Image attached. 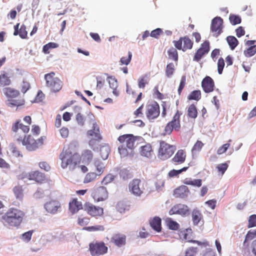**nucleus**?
I'll return each mask as SVG.
<instances>
[{"label":"nucleus","mask_w":256,"mask_h":256,"mask_svg":"<svg viewBox=\"0 0 256 256\" xmlns=\"http://www.w3.org/2000/svg\"><path fill=\"white\" fill-rule=\"evenodd\" d=\"M182 114L178 110L172 118V120L168 123L172 125L174 130L178 131L180 128V117Z\"/></svg>","instance_id":"nucleus-24"},{"label":"nucleus","mask_w":256,"mask_h":256,"mask_svg":"<svg viewBox=\"0 0 256 256\" xmlns=\"http://www.w3.org/2000/svg\"><path fill=\"white\" fill-rule=\"evenodd\" d=\"M113 239H114V244L118 246H120L124 244L125 242H126V238H125V237H123V236L120 237V236H116Z\"/></svg>","instance_id":"nucleus-53"},{"label":"nucleus","mask_w":256,"mask_h":256,"mask_svg":"<svg viewBox=\"0 0 256 256\" xmlns=\"http://www.w3.org/2000/svg\"><path fill=\"white\" fill-rule=\"evenodd\" d=\"M87 135L94 137L89 141V145L94 150L95 147L98 145V142L102 139V136L100 132L99 126L96 122L93 123L92 128L87 132Z\"/></svg>","instance_id":"nucleus-5"},{"label":"nucleus","mask_w":256,"mask_h":256,"mask_svg":"<svg viewBox=\"0 0 256 256\" xmlns=\"http://www.w3.org/2000/svg\"><path fill=\"white\" fill-rule=\"evenodd\" d=\"M186 84V76H182L180 79V84L178 88V92L179 94H180L182 90L185 86Z\"/></svg>","instance_id":"nucleus-58"},{"label":"nucleus","mask_w":256,"mask_h":256,"mask_svg":"<svg viewBox=\"0 0 256 256\" xmlns=\"http://www.w3.org/2000/svg\"><path fill=\"white\" fill-rule=\"evenodd\" d=\"M170 215L178 214L181 216H186L190 214L188 207L185 204H179L174 206L170 210Z\"/></svg>","instance_id":"nucleus-12"},{"label":"nucleus","mask_w":256,"mask_h":256,"mask_svg":"<svg viewBox=\"0 0 256 256\" xmlns=\"http://www.w3.org/2000/svg\"><path fill=\"white\" fill-rule=\"evenodd\" d=\"M85 230H88L89 231H103L104 228V226L101 225H98L92 226H88L84 228Z\"/></svg>","instance_id":"nucleus-63"},{"label":"nucleus","mask_w":256,"mask_h":256,"mask_svg":"<svg viewBox=\"0 0 256 256\" xmlns=\"http://www.w3.org/2000/svg\"><path fill=\"white\" fill-rule=\"evenodd\" d=\"M118 150L121 158H124L128 156H130L133 154V150H130V152H129L128 149L124 146V145H122L121 146H119Z\"/></svg>","instance_id":"nucleus-35"},{"label":"nucleus","mask_w":256,"mask_h":256,"mask_svg":"<svg viewBox=\"0 0 256 256\" xmlns=\"http://www.w3.org/2000/svg\"><path fill=\"white\" fill-rule=\"evenodd\" d=\"M140 138V136H134L132 134H125L120 136L118 140L122 144L126 143V147L129 150H133L134 148L136 141Z\"/></svg>","instance_id":"nucleus-6"},{"label":"nucleus","mask_w":256,"mask_h":256,"mask_svg":"<svg viewBox=\"0 0 256 256\" xmlns=\"http://www.w3.org/2000/svg\"><path fill=\"white\" fill-rule=\"evenodd\" d=\"M174 130V128H173L172 125L168 122L166 126L164 131L162 134L164 136L170 135L171 134Z\"/></svg>","instance_id":"nucleus-56"},{"label":"nucleus","mask_w":256,"mask_h":256,"mask_svg":"<svg viewBox=\"0 0 256 256\" xmlns=\"http://www.w3.org/2000/svg\"><path fill=\"white\" fill-rule=\"evenodd\" d=\"M204 145V144L201 141L197 140L192 149V156L196 155L200 152Z\"/></svg>","instance_id":"nucleus-37"},{"label":"nucleus","mask_w":256,"mask_h":256,"mask_svg":"<svg viewBox=\"0 0 256 256\" xmlns=\"http://www.w3.org/2000/svg\"><path fill=\"white\" fill-rule=\"evenodd\" d=\"M23 190L22 186H16L13 188V192L17 199L21 200L23 197Z\"/></svg>","instance_id":"nucleus-39"},{"label":"nucleus","mask_w":256,"mask_h":256,"mask_svg":"<svg viewBox=\"0 0 256 256\" xmlns=\"http://www.w3.org/2000/svg\"><path fill=\"white\" fill-rule=\"evenodd\" d=\"M228 166V164L226 162L218 164V166H216V168L219 173L218 174H220L221 176H222L225 172L226 170H227Z\"/></svg>","instance_id":"nucleus-43"},{"label":"nucleus","mask_w":256,"mask_h":256,"mask_svg":"<svg viewBox=\"0 0 256 256\" xmlns=\"http://www.w3.org/2000/svg\"><path fill=\"white\" fill-rule=\"evenodd\" d=\"M148 84V77L146 75L140 76L138 80V86L139 88H144L146 84Z\"/></svg>","instance_id":"nucleus-41"},{"label":"nucleus","mask_w":256,"mask_h":256,"mask_svg":"<svg viewBox=\"0 0 256 256\" xmlns=\"http://www.w3.org/2000/svg\"><path fill=\"white\" fill-rule=\"evenodd\" d=\"M24 213L17 208H11L2 218L4 225L8 228H18L22 223Z\"/></svg>","instance_id":"nucleus-1"},{"label":"nucleus","mask_w":256,"mask_h":256,"mask_svg":"<svg viewBox=\"0 0 256 256\" xmlns=\"http://www.w3.org/2000/svg\"><path fill=\"white\" fill-rule=\"evenodd\" d=\"M8 105L9 106H16L17 108L20 106H24L25 104V100L22 98L8 100Z\"/></svg>","instance_id":"nucleus-29"},{"label":"nucleus","mask_w":256,"mask_h":256,"mask_svg":"<svg viewBox=\"0 0 256 256\" xmlns=\"http://www.w3.org/2000/svg\"><path fill=\"white\" fill-rule=\"evenodd\" d=\"M160 106L156 102L147 106L146 116L148 120H153L160 115Z\"/></svg>","instance_id":"nucleus-10"},{"label":"nucleus","mask_w":256,"mask_h":256,"mask_svg":"<svg viewBox=\"0 0 256 256\" xmlns=\"http://www.w3.org/2000/svg\"><path fill=\"white\" fill-rule=\"evenodd\" d=\"M202 216L198 210L196 209L193 210L192 212V219L194 225H197L198 224L202 218Z\"/></svg>","instance_id":"nucleus-32"},{"label":"nucleus","mask_w":256,"mask_h":256,"mask_svg":"<svg viewBox=\"0 0 256 256\" xmlns=\"http://www.w3.org/2000/svg\"><path fill=\"white\" fill-rule=\"evenodd\" d=\"M120 176L121 178L124 180H126L129 178H131L132 177V174L130 172L129 170L124 168L120 170Z\"/></svg>","instance_id":"nucleus-40"},{"label":"nucleus","mask_w":256,"mask_h":256,"mask_svg":"<svg viewBox=\"0 0 256 256\" xmlns=\"http://www.w3.org/2000/svg\"><path fill=\"white\" fill-rule=\"evenodd\" d=\"M229 20L230 23L232 25H236L237 24H239L241 22V18L238 16H236L234 14H230L229 17Z\"/></svg>","instance_id":"nucleus-49"},{"label":"nucleus","mask_w":256,"mask_h":256,"mask_svg":"<svg viewBox=\"0 0 256 256\" xmlns=\"http://www.w3.org/2000/svg\"><path fill=\"white\" fill-rule=\"evenodd\" d=\"M254 237V234L251 230L248 231L246 234L242 248V253L244 256H252L250 253V250L248 248V245L246 243L247 241L252 240Z\"/></svg>","instance_id":"nucleus-20"},{"label":"nucleus","mask_w":256,"mask_h":256,"mask_svg":"<svg viewBox=\"0 0 256 256\" xmlns=\"http://www.w3.org/2000/svg\"><path fill=\"white\" fill-rule=\"evenodd\" d=\"M256 226V214L251 215L249 217L248 228Z\"/></svg>","instance_id":"nucleus-57"},{"label":"nucleus","mask_w":256,"mask_h":256,"mask_svg":"<svg viewBox=\"0 0 256 256\" xmlns=\"http://www.w3.org/2000/svg\"><path fill=\"white\" fill-rule=\"evenodd\" d=\"M12 83L10 76L8 73L3 72L0 74V86L4 87L10 86Z\"/></svg>","instance_id":"nucleus-26"},{"label":"nucleus","mask_w":256,"mask_h":256,"mask_svg":"<svg viewBox=\"0 0 256 256\" xmlns=\"http://www.w3.org/2000/svg\"><path fill=\"white\" fill-rule=\"evenodd\" d=\"M76 206V200H74L70 202L69 210L72 214L77 212Z\"/></svg>","instance_id":"nucleus-62"},{"label":"nucleus","mask_w":256,"mask_h":256,"mask_svg":"<svg viewBox=\"0 0 256 256\" xmlns=\"http://www.w3.org/2000/svg\"><path fill=\"white\" fill-rule=\"evenodd\" d=\"M80 158L82 160H91L92 158V154L90 150H85Z\"/></svg>","instance_id":"nucleus-52"},{"label":"nucleus","mask_w":256,"mask_h":256,"mask_svg":"<svg viewBox=\"0 0 256 256\" xmlns=\"http://www.w3.org/2000/svg\"><path fill=\"white\" fill-rule=\"evenodd\" d=\"M140 182V180L136 179L133 180L129 184L130 190L136 196H140L142 193V190L139 187Z\"/></svg>","instance_id":"nucleus-22"},{"label":"nucleus","mask_w":256,"mask_h":256,"mask_svg":"<svg viewBox=\"0 0 256 256\" xmlns=\"http://www.w3.org/2000/svg\"><path fill=\"white\" fill-rule=\"evenodd\" d=\"M158 150V157L162 160H166L171 157L176 150L174 146L170 145L164 141H161Z\"/></svg>","instance_id":"nucleus-3"},{"label":"nucleus","mask_w":256,"mask_h":256,"mask_svg":"<svg viewBox=\"0 0 256 256\" xmlns=\"http://www.w3.org/2000/svg\"><path fill=\"white\" fill-rule=\"evenodd\" d=\"M202 86L205 92H211L214 90V81L210 76H206L202 82Z\"/></svg>","instance_id":"nucleus-15"},{"label":"nucleus","mask_w":256,"mask_h":256,"mask_svg":"<svg viewBox=\"0 0 256 256\" xmlns=\"http://www.w3.org/2000/svg\"><path fill=\"white\" fill-rule=\"evenodd\" d=\"M20 24L18 23L14 26V36L18 35L20 38L26 39L28 38V32L26 31V26L22 24L19 28Z\"/></svg>","instance_id":"nucleus-21"},{"label":"nucleus","mask_w":256,"mask_h":256,"mask_svg":"<svg viewBox=\"0 0 256 256\" xmlns=\"http://www.w3.org/2000/svg\"><path fill=\"white\" fill-rule=\"evenodd\" d=\"M226 40L232 50H234L238 44V40L234 36H228Z\"/></svg>","instance_id":"nucleus-36"},{"label":"nucleus","mask_w":256,"mask_h":256,"mask_svg":"<svg viewBox=\"0 0 256 256\" xmlns=\"http://www.w3.org/2000/svg\"><path fill=\"white\" fill-rule=\"evenodd\" d=\"M97 176H98V173H96V174L95 172L88 173L86 175L85 178H84V182L86 183L90 182H92V180H94L96 178Z\"/></svg>","instance_id":"nucleus-54"},{"label":"nucleus","mask_w":256,"mask_h":256,"mask_svg":"<svg viewBox=\"0 0 256 256\" xmlns=\"http://www.w3.org/2000/svg\"><path fill=\"white\" fill-rule=\"evenodd\" d=\"M26 177L30 180H34L38 182H42L45 180L44 174L38 171L31 172L26 174Z\"/></svg>","instance_id":"nucleus-23"},{"label":"nucleus","mask_w":256,"mask_h":256,"mask_svg":"<svg viewBox=\"0 0 256 256\" xmlns=\"http://www.w3.org/2000/svg\"><path fill=\"white\" fill-rule=\"evenodd\" d=\"M73 234L67 232H63L60 236V240L68 241L73 238Z\"/></svg>","instance_id":"nucleus-50"},{"label":"nucleus","mask_w":256,"mask_h":256,"mask_svg":"<svg viewBox=\"0 0 256 256\" xmlns=\"http://www.w3.org/2000/svg\"><path fill=\"white\" fill-rule=\"evenodd\" d=\"M44 206L48 212L55 214L58 211V209L60 208V204L58 201L52 200L46 202Z\"/></svg>","instance_id":"nucleus-19"},{"label":"nucleus","mask_w":256,"mask_h":256,"mask_svg":"<svg viewBox=\"0 0 256 256\" xmlns=\"http://www.w3.org/2000/svg\"><path fill=\"white\" fill-rule=\"evenodd\" d=\"M190 194L188 188L184 185H182L176 188L174 191V196L177 198H184Z\"/></svg>","instance_id":"nucleus-17"},{"label":"nucleus","mask_w":256,"mask_h":256,"mask_svg":"<svg viewBox=\"0 0 256 256\" xmlns=\"http://www.w3.org/2000/svg\"><path fill=\"white\" fill-rule=\"evenodd\" d=\"M94 166L96 168L98 175L100 176L104 172L106 164L102 161H94Z\"/></svg>","instance_id":"nucleus-33"},{"label":"nucleus","mask_w":256,"mask_h":256,"mask_svg":"<svg viewBox=\"0 0 256 256\" xmlns=\"http://www.w3.org/2000/svg\"><path fill=\"white\" fill-rule=\"evenodd\" d=\"M139 153L141 156L150 158L154 154V151L152 144L150 143H146L140 148Z\"/></svg>","instance_id":"nucleus-16"},{"label":"nucleus","mask_w":256,"mask_h":256,"mask_svg":"<svg viewBox=\"0 0 256 256\" xmlns=\"http://www.w3.org/2000/svg\"><path fill=\"white\" fill-rule=\"evenodd\" d=\"M32 232L33 230H30L23 234L21 236V238L24 242H29L31 239Z\"/></svg>","instance_id":"nucleus-59"},{"label":"nucleus","mask_w":256,"mask_h":256,"mask_svg":"<svg viewBox=\"0 0 256 256\" xmlns=\"http://www.w3.org/2000/svg\"><path fill=\"white\" fill-rule=\"evenodd\" d=\"M45 86L52 92H57L62 88L63 82L56 76L55 72H51L44 76Z\"/></svg>","instance_id":"nucleus-2"},{"label":"nucleus","mask_w":256,"mask_h":256,"mask_svg":"<svg viewBox=\"0 0 256 256\" xmlns=\"http://www.w3.org/2000/svg\"><path fill=\"white\" fill-rule=\"evenodd\" d=\"M223 27V20L220 17L216 16L212 20L210 30L214 32L216 36H218L222 32Z\"/></svg>","instance_id":"nucleus-11"},{"label":"nucleus","mask_w":256,"mask_h":256,"mask_svg":"<svg viewBox=\"0 0 256 256\" xmlns=\"http://www.w3.org/2000/svg\"><path fill=\"white\" fill-rule=\"evenodd\" d=\"M191 163L192 162H190L188 164V166H184L180 170H170L168 173V176L170 177H174V176H178L180 174L182 173V172L186 171L188 168L190 166H192V164H191Z\"/></svg>","instance_id":"nucleus-42"},{"label":"nucleus","mask_w":256,"mask_h":256,"mask_svg":"<svg viewBox=\"0 0 256 256\" xmlns=\"http://www.w3.org/2000/svg\"><path fill=\"white\" fill-rule=\"evenodd\" d=\"M3 92L8 98H16L19 96L20 92L14 88L7 87L3 89Z\"/></svg>","instance_id":"nucleus-27"},{"label":"nucleus","mask_w":256,"mask_h":256,"mask_svg":"<svg viewBox=\"0 0 256 256\" xmlns=\"http://www.w3.org/2000/svg\"><path fill=\"white\" fill-rule=\"evenodd\" d=\"M201 98V92L200 90H195L192 91L188 96V98L189 100H198Z\"/></svg>","instance_id":"nucleus-38"},{"label":"nucleus","mask_w":256,"mask_h":256,"mask_svg":"<svg viewBox=\"0 0 256 256\" xmlns=\"http://www.w3.org/2000/svg\"><path fill=\"white\" fill-rule=\"evenodd\" d=\"M46 136H43L36 140L32 135L29 134L27 136H25L22 143L29 150H34L43 145Z\"/></svg>","instance_id":"nucleus-4"},{"label":"nucleus","mask_w":256,"mask_h":256,"mask_svg":"<svg viewBox=\"0 0 256 256\" xmlns=\"http://www.w3.org/2000/svg\"><path fill=\"white\" fill-rule=\"evenodd\" d=\"M84 208L89 214L93 216H101L104 213L102 208L96 207L89 202L85 204Z\"/></svg>","instance_id":"nucleus-14"},{"label":"nucleus","mask_w":256,"mask_h":256,"mask_svg":"<svg viewBox=\"0 0 256 256\" xmlns=\"http://www.w3.org/2000/svg\"><path fill=\"white\" fill-rule=\"evenodd\" d=\"M232 142L231 140H228V142L225 144H224L222 146L220 147L218 150H217V154H222L225 152L226 150H228V148L230 146V142Z\"/></svg>","instance_id":"nucleus-51"},{"label":"nucleus","mask_w":256,"mask_h":256,"mask_svg":"<svg viewBox=\"0 0 256 256\" xmlns=\"http://www.w3.org/2000/svg\"><path fill=\"white\" fill-rule=\"evenodd\" d=\"M30 88V83L24 80L22 81V83L21 86V91L23 93H26Z\"/></svg>","instance_id":"nucleus-64"},{"label":"nucleus","mask_w":256,"mask_h":256,"mask_svg":"<svg viewBox=\"0 0 256 256\" xmlns=\"http://www.w3.org/2000/svg\"><path fill=\"white\" fill-rule=\"evenodd\" d=\"M224 66V62L222 58L218 59V71L220 74H222Z\"/></svg>","instance_id":"nucleus-61"},{"label":"nucleus","mask_w":256,"mask_h":256,"mask_svg":"<svg viewBox=\"0 0 256 256\" xmlns=\"http://www.w3.org/2000/svg\"><path fill=\"white\" fill-rule=\"evenodd\" d=\"M210 50V42L208 40H205L201 44L200 48L196 52L193 60L199 62L206 54H208Z\"/></svg>","instance_id":"nucleus-9"},{"label":"nucleus","mask_w":256,"mask_h":256,"mask_svg":"<svg viewBox=\"0 0 256 256\" xmlns=\"http://www.w3.org/2000/svg\"><path fill=\"white\" fill-rule=\"evenodd\" d=\"M90 250L92 256H99L108 252V248L103 242H96L90 244Z\"/></svg>","instance_id":"nucleus-8"},{"label":"nucleus","mask_w":256,"mask_h":256,"mask_svg":"<svg viewBox=\"0 0 256 256\" xmlns=\"http://www.w3.org/2000/svg\"><path fill=\"white\" fill-rule=\"evenodd\" d=\"M175 72V66L172 62H170L166 65V76L170 78H171Z\"/></svg>","instance_id":"nucleus-34"},{"label":"nucleus","mask_w":256,"mask_h":256,"mask_svg":"<svg viewBox=\"0 0 256 256\" xmlns=\"http://www.w3.org/2000/svg\"><path fill=\"white\" fill-rule=\"evenodd\" d=\"M168 58L174 60L176 62V65L178 59V52L173 47L170 48L168 50Z\"/></svg>","instance_id":"nucleus-30"},{"label":"nucleus","mask_w":256,"mask_h":256,"mask_svg":"<svg viewBox=\"0 0 256 256\" xmlns=\"http://www.w3.org/2000/svg\"><path fill=\"white\" fill-rule=\"evenodd\" d=\"M20 129L24 134L28 133L30 130L29 126H26L20 122V120H17L14 122L12 128L14 132H17L18 129Z\"/></svg>","instance_id":"nucleus-25"},{"label":"nucleus","mask_w":256,"mask_h":256,"mask_svg":"<svg viewBox=\"0 0 256 256\" xmlns=\"http://www.w3.org/2000/svg\"><path fill=\"white\" fill-rule=\"evenodd\" d=\"M60 157L61 160H76L79 158L78 155L77 154H73L69 148H64Z\"/></svg>","instance_id":"nucleus-18"},{"label":"nucleus","mask_w":256,"mask_h":256,"mask_svg":"<svg viewBox=\"0 0 256 256\" xmlns=\"http://www.w3.org/2000/svg\"><path fill=\"white\" fill-rule=\"evenodd\" d=\"M192 230L191 229H186V232H184V238L185 240H188L190 242H192L193 243H196L198 245H202V244H205V242H202L200 241L196 240H190V238L188 237V233L191 232ZM206 244H207V242H206Z\"/></svg>","instance_id":"nucleus-45"},{"label":"nucleus","mask_w":256,"mask_h":256,"mask_svg":"<svg viewBox=\"0 0 256 256\" xmlns=\"http://www.w3.org/2000/svg\"><path fill=\"white\" fill-rule=\"evenodd\" d=\"M188 116L192 118H196L198 116V110L194 104H190L188 109Z\"/></svg>","instance_id":"nucleus-31"},{"label":"nucleus","mask_w":256,"mask_h":256,"mask_svg":"<svg viewBox=\"0 0 256 256\" xmlns=\"http://www.w3.org/2000/svg\"><path fill=\"white\" fill-rule=\"evenodd\" d=\"M115 178V176L111 174H109L104 178L102 182V183L104 184H107L112 182V181H113Z\"/></svg>","instance_id":"nucleus-55"},{"label":"nucleus","mask_w":256,"mask_h":256,"mask_svg":"<svg viewBox=\"0 0 256 256\" xmlns=\"http://www.w3.org/2000/svg\"><path fill=\"white\" fill-rule=\"evenodd\" d=\"M132 54L130 52H128V56H123L120 60V64H128L132 60Z\"/></svg>","instance_id":"nucleus-48"},{"label":"nucleus","mask_w":256,"mask_h":256,"mask_svg":"<svg viewBox=\"0 0 256 256\" xmlns=\"http://www.w3.org/2000/svg\"><path fill=\"white\" fill-rule=\"evenodd\" d=\"M166 222L170 229L172 230H177L179 228L178 224L176 222L172 220L171 218H168Z\"/></svg>","instance_id":"nucleus-47"},{"label":"nucleus","mask_w":256,"mask_h":256,"mask_svg":"<svg viewBox=\"0 0 256 256\" xmlns=\"http://www.w3.org/2000/svg\"><path fill=\"white\" fill-rule=\"evenodd\" d=\"M256 46H250L248 48L244 51V54L246 57H250L253 56L256 53Z\"/></svg>","instance_id":"nucleus-46"},{"label":"nucleus","mask_w":256,"mask_h":256,"mask_svg":"<svg viewBox=\"0 0 256 256\" xmlns=\"http://www.w3.org/2000/svg\"><path fill=\"white\" fill-rule=\"evenodd\" d=\"M94 200L97 202L106 200L108 197V192L104 186H100L92 192Z\"/></svg>","instance_id":"nucleus-13"},{"label":"nucleus","mask_w":256,"mask_h":256,"mask_svg":"<svg viewBox=\"0 0 256 256\" xmlns=\"http://www.w3.org/2000/svg\"><path fill=\"white\" fill-rule=\"evenodd\" d=\"M186 152L183 150H178L172 160H185Z\"/></svg>","instance_id":"nucleus-44"},{"label":"nucleus","mask_w":256,"mask_h":256,"mask_svg":"<svg viewBox=\"0 0 256 256\" xmlns=\"http://www.w3.org/2000/svg\"><path fill=\"white\" fill-rule=\"evenodd\" d=\"M173 42L176 48L183 52L192 49L194 44L188 36L180 37L178 40H174Z\"/></svg>","instance_id":"nucleus-7"},{"label":"nucleus","mask_w":256,"mask_h":256,"mask_svg":"<svg viewBox=\"0 0 256 256\" xmlns=\"http://www.w3.org/2000/svg\"><path fill=\"white\" fill-rule=\"evenodd\" d=\"M163 32L160 28H157L156 30H152L150 34V36L156 38H158L159 36L162 34Z\"/></svg>","instance_id":"nucleus-60"},{"label":"nucleus","mask_w":256,"mask_h":256,"mask_svg":"<svg viewBox=\"0 0 256 256\" xmlns=\"http://www.w3.org/2000/svg\"><path fill=\"white\" fill-rule=\"evenodd\" d=\"M151 227L158 232L161 230V219L158 217H154L150 222Z\"/></svg>","instance_id":"nucleus-28"}]
</instances>
